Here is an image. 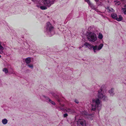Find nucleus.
Returning a JSON list of instances; mask_svg holds the SVG:
<instances>
[{
    "label": "nucleus",
    "mask_w": 126,
    "mask_h": 126,
    "mask_svg": "<svg viewBox=\"0 0 126 126\" xmlns=\"http://www.w3.org/2000/svg\"><path fill=\"white\" fill-rule=\"evenodd\" d=\"M104 85H102L101 89L98 91L97 95L98 98H96L92 99V110L94 111L96 110L99 111L101 110L102 103L99 99H102L104 101H106L108 100L107 97L103 94L104 92L102 88H104Z\"/></svg>",
    "instance_id": "obj_1"
},
{
    "label": "nucleus",
    "mask_w": 126,
    "mask_h": 126,
    "mask_svg": "<svg viewBox=\"0 0 126 126\" xmlns=\"http://www.w3.org/2000/svg\"><path fill=\"white\" fill-rule=\"evenodd\" d=\"M84 45L89 49H92L94 52L96 53H97L98 51L101 49L103 46V44L102 43L100 44L98 46L97 45L94 46L87 43H85Z\"/></svg>",
    "instance_id": "obj_2"
},
{
    "label": "nucleus",
    "mask_w": 126,
    "mask_h": 126,
    "mask_svg": "<svg viewBox=\"0 0 126 126\" xmlns=\"http://www.w3.org/2000/svg\"><path fill=\"white\" fill-rule=\"evenodd\" d=\"M44 32L47 34H48L49 36H51L54 34L53 30V27L49 22L47 23Z\"/></svg>",
    "instance_id": "obj_3"
},
{
    "label": "nucleus",
    "mask_w": 126,
    "mask_h": 126,
    "mask_svg": "<svg viewBox=\"0 0 126 126\" xmlns=\"http://www.w3.org/2000/svg\"><path fill=\"white\" fill-rule=\"evenodd\" d=\"M87 38L90 41L94 42L97 40L96 34L93 32H89L87 35Z\"/></svg>",
    "instance_id": "obj_4"
},
{
    "label": "nucleus",
    "mask_w": 126,
    "mask_h": 126,
    "mask_svg": "<svg viewBox=\"0 0 126 126\" xmlns=\"http://www.w3.org/2000/svg\"><path fill=\"white\" fill-rule=\"evenodd\" d=\"M55 0H43V3L45 6L49 7L54 3Z\"/></svg>",
    "instance_id": "obj_5"
},
{
    "label": "nucleus",
    "mask_w": 126,
    "mask_h": 126,
    "mask_svg": "<svg viewBox=\"0 0 126 126\" xmlns=\"http://www.w3.org/2000/svg\"><path fill=\"white\" fill-rule=\"evenodd\" d=\"M77 126H86V121L83 119L79 120L77 122Z\"/></svg>",
    "instance_id": "obj_6"
},
{
    "label": "nucleus",
    "mask_w": 126,
    "mask_h": 126,
    "mask_svg": "<svg viewBox=\"0 0 126 126\" xmlns=\"http://www.w3.org/2000/svg\"><path fill=\"white\" fill-rule=\"evenodd\" d=\"M114 91V89L113 88H111L109 91V92L110 94V95L113 96L114 95L115 93Z\"/></svg>",
    "instance_id": "obj_7"
},
{
    "label": "nucleus",
    "mask_w": 126,
    "mask_h": 126,
    "mask_svg": "<svg viewBox=\"0 0 126 126\" xmlns=\"http://www.w3.org/2000/svg\"><path fill=\"white\" fill-rule=\"evenodd\" d=\"M31 61L30 58L28 57L25 59V63L26 64H28L31 62Z\"/></svg>",
    "instance_id": "obj_8"
},
{
    "label": "nucleus",
    "mask_w": 126,
    "mask_h": 126,
    "mask_svg": "<svg viewBox=\"0 0 126 126\" xmlns=\"http://www.w3.org/2000/svg\"><path fill=\"white\" fill-rule=\"evenodd\" d=\"M123 18L121 15H119L118 16H117L116 20L118 21H120L123 20Z\"/></svg>",
    "instance_id": "obj_9"
},
{
    "label": "nucleus",
    "mask_w": 126,
    "mask_h": 126,
    "mask_svg": "<svg viewBox=\"0 0 126 126\" xmlns=\"http://www.w3.org/2000/svg\"><path fill=\"white\" fill-rule=\"evenodd\" d=\"M4 48L1 45V42H0V54H2L3 53Z\"/></svg>",
    "instance_id": "obj_10"
},
{
    "label": "nucleus",
    "mask_w": 126,
    "mask_h": 126,
    "mask_svg": "<svg viewBox=\"0 0 126 126\" xmlns=\"http://www.w3.org/2000/svg\"><path fill=\"white\" fill-rule=\"evenodd\" d=\"M66 110L67 111L70 112L72 113H75V111L74 110L72 109H70L69 108H68L66 109Z\"/></svg>",
    "instance_id": "obj_11"
},
{
    "label": "nucleus",
    "mask_w": 126,
    "mask_h": 126,
    "mask_svg": "<svg viewBox=\"0 0 126 126\" xmlns=\"http://www.w3.org/2000/svg\"><path fill=\"white\" fill-rule=\"evenodd\" d=\"M111 16L113 18L116 20V19L117 16L115 13H113L111 14Z\"/></svg>",
    "instance_id": "obj_12"
},
{
    "label": "nucleus",
    "mask_w": 126,
    "mask_h": 126,
    "mask_svg": "<svg viewBox=\"0 0 126 126\" xmlns=\"http://www.w3.org/2000/svg\"><path fill=\"white\" fill-rule=\"evenodd\" d=\"M2 122L3 125H6L7 123L8 120L4 118L2 119Z\"/></svg>",
    "instance_id": "obj_13"
},
{
    "label": "nucleus",
    "mask_w": 126,
    "mask_h": 126,
    "mask_svg": "<svg viewBox=\"0 0 126 126\" xmlns=\"http://www.w3.org/2000/svg\"><path fill=\"white\" fill-rule=\"evenodd\" d=\"M61 106H59L58 108V110H64V108H63L64 105L63 104H62L61 105Z\"/></svg>",
    "instance_id": "obj_14"
},
{
    "label": "nucleus",
    "mask_w": 126,
    "mask_h": 126,
    "mask_svg": "<svg viewBox=\"0 0 126 126\" xmlns=\"http://www.w3.org/2000/svg\"><path fill=\"white\" fill-rule=\"evenodd\" d=\"M43 97L44 98H45L46 101L47 102L49 103V100H50V98L49 97L45 96H43Z\"/></svg>",
    "instance_id": "obj_15"
},
{
    "label": "nucleus",
    "mask_w": 126,
    "mask_h": 126,
    "mask_svg": "<svg viewBox=\"0 0 126 126\" xmlns=\"http://www.w3.org/2000/svg\"><path fill=\"white\" fill-rule=\"evenodd\" d=\"M40 8L41 9L43 10H46L47 9V6H41L40 7Z\"/></svg>",
    "instance_id": "obj_16"
},
{
    "label": "nucleus",
    "mask_w": 126,
    "mask_h": 126,
    "mask_svg": "<svg viewBox=\"0 0 126 126\" xmlns=\"http://www.w3.org/2000/svg\"><path fill=\"white\" fill-rule=\"evenodd\" d=\"M121 10L122 12H123L124 14L126 15V8H122Z\"/></svg>",
    "instance_id": "obj_17"
},
{
    "label": "nucleus",
    "mask_w": 126,
    "mask_h": 126,
    "mask_svg": "<svg viewBox=\"0 0 126 126\" xmlns=\"http://www.w3.org/2000/svg\"><path fill=\"white\" fill-rule=\"evenodd\" d=\"M103 37V36L101 33H99L98 38L100 39H102Z\"/></svg>",
    "instance_id": "obj_18"
},
{
    "label": "nucleus",
    "mask_w": 126,
    "mask_h": 126,
    "mask_svg": "<svg viewBox=\"0 0 126 126\" xmlns=\"http://www.w3.org/2000/svg\"><path fill=\"white\" fill-rule=\"evenodd\" d=\"M3 71L4 72L5 74H7L8 72V70L6 68H4L3 69Z\"/></svg>",
    "instance_id": "obj_19"
},
{
    "label": "nucleus",
    "mask_w": 126,
    "mask_h": 126,
    "mask_svg": "<svg viewBox=\"0 0 126 126\" xmlns=\"http://www.w3.org/2000/svg\"><path fill=\"white\" fill-rule=\"evenodd\" d=\"M114 2H116V3H115V4L116 5H120L121 4L120 2L119 1H118V0L114 1Z\"/></svg>",
    "instance_id": "obj_20"
},
{
    "label": "nucleus",
    "mask_w": 126,
    "mask_h": 126,
    "mask_svg": "<svg viewBox=\"0 0 126 126\" xmlns=\"http://www.w3.org/2000/svg\"><path fill=\"white\" fill-rule=\"evenodd\" d=\"M88 4L90 6L91 8L92 9L95 7L94 5L90 2L89 4Z\"/></svg>",
    "instance_id": "obj_21"
},
{
    "label": "nucleus",
    "mask_w": 126,
    "mask_h": 126,
    "mask_svg": "<svg viewBox=\"0 0 126 126\" xmlns=\"http://www.w3.org/2000/svg\"><path fill=\"white\" fill-rule=\"evenodd\" d=\"M27 66L31 68L32 69L33 68V66L32 64H26Z\"/></svg>",
    "instance_id": "obj_22"
},
{
    "label": "nucleus",
    "mask_w": 126,
    "mask_h": 126,
    "mask_svg": "<svg viewBox=\"0 0 126 126\" xmlns=\"http://www.w3.org/2000/svg\"><path fill=\"white\" fill-rule=\"evenodd\" d=\"M49 103H51V104H52L53 105H54L55 104V103L53 101L51 100H49Z\"/></svg>",
    "instance_id": "obj_23"
},
{
    "label": "nucleus",
    "mask_w": 126,
    "mask_h": 126,
    "mask_svg": "<svg viewBox=\"0 0 126 126\" xmlns=\"http://www.w3.org/2000/svg\"><path fill=\"white\" fill-rule=\"evenodd\" d=\"M54 97H55V96L56 95V94L54 93L53 92H52L50 93Z\"/></svg>",
    "instance_id": "obj_24"
},
{
    "label": "nucleus",
    "mask_w": 126,
    "mask_h": 126,
    "mask_svg": "<svg viewBox=\"0 0 126 126\" xmlns=\"http://www.w3.org/2000/svg\"><path fill=\"white\" fill-rule=\"evenodd\" d=\"M74 101L77 104H78L79 103V102L78 100L75 99L74 100Z\"/></svg>",
    "instance_id": "obj_25"
},
{
    "label": "nucleus",
    "mask_w": 126,
    "mask_h": 126,
    "mask_svg": "<svg viewBox=\"0 0 126 126\" xmlns=\"http://www.w3.org/2000/svg\"><path fill=\"white\" fill-rule=\"evenodd\" d=\"M112 10H113V9L112 8H110L109 9L108 11L109 12H112Z\"/></svg>",
    "instance_id": "obj_26"
},
{
    "label": "nucleus",
    "mask_w": 126,
    "mask_h": 126,
    "mask_svg": "<svg viewBox=\"0 0 126 126\" xmlns=\"http://www.w3.org/2000/svg\"><path fill=\"white\" fill-rule=\"evenodd\" d=\"M68 116V114L67 113H66L64 114L63 116L64 117H66Z\"/></svg>",
    "instance_id": "obj_27"
},
{
    "label": "nucleus",
    "mask_w": 126,
    "mask_h": 126,
    "mask_svg": "<svg viewBox=\"0 0 126 126\" xmlns=\"http://www.w3.org/2000/svg\"><path fill=\"white\" fill-rule=\"evenodd\" d=\"M85 1L87 2L88 4H89L90 2L89 0H85Z\"/></svg>",
    "instance_id": "obj_28"
},
{
    "label": "nucleus",
    "mask_w": 126,
    "mask_h": 126,
    "mask_svg": "<svg viewBox=\"0 0 126 126\" xmlns=\"http://www.w3.org/2000/svg\"><path fill=\"white\" fill-rule=\"evenodd\" d=\"M93 9L94 10L96 11H97V9L96 8H95V7Z\"/></svg>",
    "instance_id": "obj_29"
},
{
    "label": "nucleus",
    "mask_w": 126,
    "mask_h": 126,
    "mask_svg": "<svg viewBox=\"0 0 126 126\" xmlns=\"http://www.w3.org/2000/svg\"><path fill=\"white\" fill-rule=\"evenodd\" d=\"M121 1L123 2H124L125 1V0H121Z\"/></svg>",
    "instance_id": "obj_30"
},
{
    "label": "nucleus",
    "mask_w": 126,
    "mask_h": 126,
    "mask_svg": "<svg viewBox=\"0 0 126 126\" xmlns=\"http://www.w3.org/2000/svg\"><path fill=\"white\" fill-rule=\"evenodd\" d=\"M81 48V46H80L79 47V49H80Z\"/></svg>",
    "instance_id": "obj_31"
},
{
    "label": "nucleus",
    "mask_w": 126,
    "mask_h": 126,
    "mask_svg": "<svg viewBox=\"0 0 126 126\" xmlns=\"http://www.w3.org/2000/svg\"><path fill=\"white\" fill-rule=\"evenodd\" d=\"M95 1L96 2H97L98 1V0H95Z\"/></svg>",
    "instance_id": "obj_32"
},
{
    "label": "nucleus",
    "mask_w": 126,
    "mask_h": 126,
    "mask_svg": "<svg viewBox=\"0 0 126 126\" xmlns=\"http://www.w3.org/2000/svg\"><path fill=\"white\" fill-rule=\"evenodd\" d=\"M1 56L0 55V58H1Z\"/></svg>",
    "instance_id": "obj_33"
},
{
    "label": "nucleus",
    "mask_w": 126,
    "mask_h": 126,
    "mask_svg": "<svg viewBox=\"0 0 126 126\" xmlns=\"http://www.w3.org/2000/svg\"><path fill=\"white\" fill-rule=\"evenodd\" d=\"M19 52H20V53H22L21 52H20V51H19Z\"/></svg>",
    "instance_id": "obj_34"
},
{
    "label": "nucleus",
    "mask_w": 126,
    "mask_h": 126,
    "mask_svg": "<svg viewBox=\"0 0 126 126\" xmlns=\"http://www.w3.org/2000/svg\"><path fill=\"white\" fill-rule=\"evenodd\" d=\"M32 0V1H34L33 0Z\"/></svg>",
    "instance_id": "obj_35"
},
{
    "label": "nucleus",
    "mask_w": 126,
    "mask_h": 126,
    "mask_svg": "<svg viewBox=\"0 0 126 126\" xmlns=\"http://www.w3.org/2000/svg\"><path fill=\"white\" fill-rule=\"evenodd\" d=\"M12 73H13V72H12Z\"/></svg>",
    "instance_id": "obj_36"
}]
</instances>
